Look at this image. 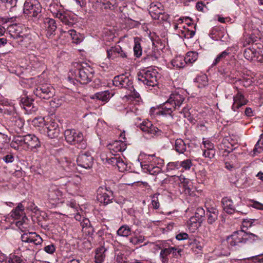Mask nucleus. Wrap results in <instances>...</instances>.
<instances>
[{"label": "nucleus", "mask_w": 263, "mask_h": 263, "mask_svg": "<svg viewBox=\"0 0 263 263\" xmlns=\"http://www.w3.org/2000/svg\"><path fill=\"white\" fill-rule=\"evenodd\" d=\"M21 239L23 242L30 243V247L37 246L43 242L42 238L35 232L24 233L21 236Z\"/></svg>", "instance_id": "nucleus-11"}, {"label": "nucleus", "mask_w": 263, "mask_h": 263, "mask_svg": "<svg viewBox=\"0 0 263 263\" xmlns=\"http://www.w3.org/2000/svg\"><path fill=\"white\" fill-rule=\"evenodd\" d=\"M131 233V228L127 225L122 226L117 231V234L122 237H127Z\"/></svg>", "instance_id": "nucleus-34"}, {"label": "nucleus", "mask_w": 263, "mask_h": 263, "mask_svg": "<svg viewBox=\"0 0 263 263\" xmlns=\"http://www.w3.org/2000/svg\"><path fill=\"white\" fill-rule=\"evenodd\" d=\"M172 65L176 68H183L186 64L184 57L182 56H177L171 62Z\"/></svg>", "instance_id": "nucleus-31"}, {"label": "nucleus", "mask_w": 263, "mask_h": 263, "mask_svg": "<svg viewBox=\"0 0 263 263\" xmlns=\"http://www.w3.org/2000/svg\"><path fill=\"white\" fill-rule=\"evenodd\" d=\"M144 169H146L147 172L151 175H157L161 172V168L157 166H153L152 164L145 165Z\"/></svg>", "instance_id": "nucleus-35"}, {"label": "nucleus", "mask_w": 263, "mask_h": 263, "mask_svg": "<svg viewBox=\"0 0 263 263\" xmlns=\"http://www.w3.org/2000/svg\"><path fill=\"white\" fill-rule=\"evenodd\" d=\"M221 203L223 209L227 213L232 214L237 212L235 209V205L231 199L228 197H224L222 199Z\"/></svg>", "instance_id": "nucleus-23"}, {"label": "nucleus", "mask_w": 263, "mask_h": 263, "mask_svg": "<svg viewBox=\"0 0 263 263\" xmlns=\"http://www.w3.org/2000/svg\"><path fill=\"white\" fill-rule=\"evenodd\" d=\"M110 98V93L108 90L99 92L95 94L93 99L96 98L103 102H107Z\"/></svg>", "instance_id": "nucleus-33"}, {"label": "nucleus", "mask_w": 263, "mask_h": 263, "mask_svg": "<svg viewBox=\"0 0 263 263\" xmlns=\"http://www.w3.org/2000/svg\"><path fill=\"white\" fill-rule=\"evenodd\" d=\"M256 61L260 63H263V48H259L257 50Z\"/></svg>", "instance_id": "nucleus-56"}, {"label": "nucleus", "mask_w": 263, "mask_h": 263, "mask_svg": "<svg viewBox=\"0 0 263 263\" xmlns=\"http://www.w3.org/2000/svg\"><path fill=\"white\" fill-rule=\"evenodd\" d=\"M60 167L67 172H72L75 170L74 163L70 162L67 158L61 159L59 162Z\"/></svg>", "instance_id": "nucleus-26"}, {"label": "nucleus", "mask_w": 263, "mask_h": 263, "mask_svg": "<svg viewBox=\"0 0 263 263\" xmlns=\"http://www.w3.org/2000/svg\"><path fill=\"white\" fill-rule=\"evenodd\" d=\"M196 7L197 9L201 12H204V8L206 7L205 5L202 2H198L196 4Z\"/></svg>", "instance_id": "nucleus-64"}, {"label": "nucleus", "mask_w": 263, "mask_h": 263, "mask_svg": "<svg viewBox=\"0 0 263 263\" xmlns=\"http://www.w3.org/2000/svg\"><path fill=\"white\" fill-rule=\"evenodd\" d=\"M42 10V7L37 0H26L24 4V13L29 17H37Z\"/></svg>", "instance_id": "nucleus-6"}, {"label": "nucleus", "mask_w": 263, "mask_h": 263, "mask_svg": "<svg viewBox=\"0 0 263 263\" xmlns=\"http://www.w3.org/2000/svg\"><path fill=\"white\" fill-rule=\"evenodd\" d=\"M113 84L120 88H124L129 91L133 89V82L124 74L116 76L112 80Z\"/></svg>", "instance_id": "nucleus-10"}, {"label": "nucleus", "mask_w": 263, "mask_h": 263, "mask_svg": "<svg viewBox=\"0 0 263 263\" xmlns=\"http://www.w3.org/2000/svg\"><path fill=\"white\" fill-rule=\"evenodd\" d=\"M34 95L43 99H49L54 95V89L49 84H42L37 86L34 90Z\"/></svg>", "instance_id": "nucleus-7"}, {"label": "nucleus", "mask_w": 263, "mask_h": 263, "mask_svg": "<svg viewBox=\"0 0 263 263\" xmlns=\"http://www.w3.org/2000/svg\"><path fill=\"white\" fill-rule=\"evenodd\" d=\"M20 101L23 105V108L28 114H32L37 110V107L34 105V100L32 99L25 97L22 98Z\"/></svg>", "instance_id": "nucleus-20"}, {"label": "nucleus", "mask_w": 263, "mask_h": 263, "mask_svg": "<svg viewBox=\"0 0 263 263\" xmlns=\"http://www.w3.org/2000/svg\"><path fill=\"white\" fill-rule=\"evenodd\" d=\"M194 28L195 30H196V25L194 26ZM182 34H183L185 38L191 39L194 36L195 34V30H190L189 29H187L186 32L182 31Z\"/></svg>", "instance_id": "nucleus-50"}, {"label": "nucleus", "mask_w": 263, "mask_h": 263, "mask_svg": "<svg viewBox=\"0 0 263 263\" xmlns=\"http://www.w3.org/2000/svg\"><path fill=\"white\" fill-rule=\"evenodd\" d=\"M157 74L158 72L155 69H143L138 73L137 79L144 85L154 86L158 83Z\"/></svg>", "instance_id": "nucleus-5"}, {"label": "nucleus", "mask_w": 263, "mask_h": 263, "mask_svg": "<svg viewBox=\"0 0 263 263\" xmlns=\"http://www.w3.org/2000/svg\"><path fill=\"white\" fill-rule=\"evenodd\" d=\"M174 249V247H168L167 248L162 249L160 253V257L162 263H168V255L172 254Z\"/></svg>", "instance_id": "nucleus-29"}, {"label": "nucleus", "mask_w": 263, "mask_h": 263, "mask_svg": "<svg viewBox=\"0 0 263 263\" xmlns=\"http://www.w3.org/2000/svg\"><path fill=\"white\" fill-rule=\"evenodd\" d=\"M10 120L12 125L14 126L15 130H21L24 125V121L18 114H14L13 117H11Z\"/></svg>", "instance_id": "nucleus-25"}, {"label": "nucleus", "mask_w": 263, "mask_h": 263, "mask_svg": "<svg viewBox=\"0 0 263 263\" xmlns=\"http://www.w3.org/2000/svg\"><path fill=\"white\" fill-rule=\"evenodd\" d=\"M176 181H179L181 183H182L183 187L185 190H188L189 192L191 190L190 185H189L190 183L189 180L185 179L184 176H177V180Z\"/></svg>", "instance_id": "nucleus-41"}, {"label": "nucleus", "mask_w": 263, "mask_h": 263, "mask_svg": "<svg viewBox=\"0 0 263 263\" xmlns=\"http://www.w3.org/2000/svg\"><path fill=\"white\" fill-rule=\"evenodd\" d=\"M185 97L179 92L171 94L167 100L160 105V110L157 113L162 115H170L176 109H178L185 100Z\"/></svg>", "instance_id": "nucleus-1"}, {"label": "nucleus", "mask_w": 263, "mask_h": 263, "mask_svg": "<svg viewBox=\"0 0 263 263\" xmlns=\"http://www.w3.org/2000/svg\"><path fill=\"white\" fill-rule=\"evenodd\" d=\"M180 167V162H169L167 165V168L168 170H175L178 169Z\"/></svg>", "instance_id": "nucleus-51"}, {"label": "nucleus", "mask_w": 263, "mask_h": 263, "mask_svg": "<svg viewBox=\"0 0 263 263\" xmlns=\"http://www.w3.org/2000/svg\"><path fill=\"white\" fill-rule=\"evenodd\" d=\"M104 252V250H103V249H99L97 250L95 257V262L102 263L105 257Z\"/></svg>", "instance_id": "nucleus-38"}, {"label": "nucleus", "mask_w": 263, "mask_h": 263, "mask_svg": "<svg viewBox=\"0 0 263 263\" xmlns=\"http://www.w3.org/2000/svg\"><path fill=\"white\" fill-rule=\"evenodd\" d=\"M25 143L26 148L32 151H34L41 147V142L39 139L34 135L27 134L25 135Z\"/></svg>", "instance_id": "nucleus-15"}, {"label": "nucleus", "mask_w": 263, "mask_h": 263, "mask_svg": "<svg viewBox=\"0 0 263 263\" xmlns=\"http://www.w3.org/2000/svg\"><path fill=\"white\" fill-rule=\"evenodd\" d=\"M64 137L67 143L76 145L79 148L85 149L86 147V142L81 132H77L74 129H67L64 132Z\"/></svg>", "instance_id": "nucleus-3"}, {"label": "nucleus", "mask_w": 263, "mask_h": 263, "mask_svg": "<svg viewBox=\"0 0 263 263\" xmlns=\"http://www.w3.org/2000/svg\"><path fill=\"white\" fill-rule=\"evenodd\" d=\"M159 194H155L152 197V204L154 209H158L159 208L160 204L158 201V196Z\"/></svg>", "instance_id": "nucleus-47"}, {"label": "nucleus", "mask_w": 263, "mask_h": 263, "mask_svg": "<svg viewBox=\"0 0 263 263\" xmlns=\"http://www.w3.org/2000/svg\"><path fill=\"white\" fill-rule=\"evenodd\" d=\"M108 146L111 153L115 156L116 155L114 154V153L121 152L125 151L126 148V144L125 141L123 142L121 140L115 141L112 143H110Z\"/></svg>", "instance_id": "nucleus-22"}, {"label": "nucleus", "mask_w": 263, "mask_h": 263, "mask_svg": "<svg viewBox=\"0 0 263 263\" xmlns=\"http://www.w3.org/2000/svg\"><path fill=\"white\" fill-rule=\"evenodd\" d=\"M214 155H215V151H214V149H212V150H209V149L204 150V151L203 152V155L205 157H208V158H213L214 156Z\"/></svg>", "instance_id": "nucleus-59"}, {"label": "nucleus", "mask_w": 263, "mask_h": 263, "mask_svg": "<svg viewBox=\"0 0 263 263\" xmlns=\"http://www.w3.org/2000/svg\"><path fill=\"white\" fill-rule=\"evenodd\" d=\"M134 54L137 57H139L142 53V49L140 44L138 41L135 42V46L134 47Z\"/></svg>", "instance_id": "nucleus-45"}, {"label": "nucleus", "mask_w": 263, "mask_h": 263, "mask_svg": "<svg viewBox=\"0 0 263 263\" xmlns=\"http://www.w3.org/2000/svg\"><path fill=\"white\" fill-rule=\"evenodd\" d=\"M252 204L251 206L255 209L263 210V204L256 201H251Z\"/></svg>", "instance_id": "nucleus-60"}, {"label": "nucleus", "mask_w": 263, "mask_h": 263, "mask_svg": "<svg viewBox=\"0 0 263 263\" xmlns=\"http://www.w3.org/2000/svg\"><path fill=\"white\" fill-rule=\"evenodd\" d=\"M257 50L254 48H249L245 50L243 55L245 58L249 61H256Z\"/></svg>", "instance_id": "nucleus-30"}, {"label": "nucleus", "mask_w": 263, "mask_h": 263, "mask_svg": "<svg viewBox=\"0 0 263 263\" xmlns=\"http://www.w3.org/2000/svg\"><path fill=\"white\" fill-rule=\"evenodd\" d=\"M25 135L24 136H17L14 137V142L16 143L17 145V147L18 146H23V147L26 148V144L25 143Z\"/></svg>", "instance_id": "nucleus-42"}, {"label": "nucleus", "mask_w": 263, "mask_h": 263, "mask_svg": "<svg viewBox=\"0 0 263 263\" xmlns=\"http://www.w3.org/2000/svg\"><path fill=\"white\" fill-rule=\"evenodd\" d=\"M230 54V52H229V50L228 49L222 51L221 53L217 55V57L215 58L214 61L212 64V66H214L216 65L219 62L224 60L226 58V57L228 56Z\"/></svg>", "instance_id": "nucleus-36"}, {"label": "nucleus", "mask_w": 263, "mask_h": 263, "mask_svg": "<svg viewBox=\"0 0 263 263\" xmlns=\"http://www.w3.org/2000/svg\"><path fill=\"white\" fill-rule=\"evenodd\" d=\"M46 194L48 199L52 201L59 200L60 197L62 196L61 192L59 190L58 187L54 184L49 185Z\"/></svg>", "instance_id": "nucleus-21"}, {"label": "nucleus", "mask_w": 263, "mask_h": 263, "mask_svg": "<svg viewBox=\"0 0 263 263\" xmlns=\"http://www.w3.org/2000/svg\"><path fill=\"white\" fill-rule=\"evenodd\" d=\"M3 160L7 163L12 162L14 157L11 154L7 155L3 157Z\"/></svg>", "instance_id": "nucleus-63"}, {"label": "nucleus", "mask_w": 263, "mask_h": 263, "mask_svg": "<svg viewBox=\"0 0 263 263\" xmlns=\"http://www.w3.org/2000/svg\"><path fill=\"white\" fill-rule=\"evenodd\" d=\"M246 235L247 236H245V237L246 238L245 239V243L249 240H255L257 238V236L256 235L252 233L246 232Z\"/></svg>", "instance_id": "nucleus-57"}, {"label": "nucleus", "mask_w": 263, "mask_h": 263, "mask_svg": "<svg viewBox=\"0 0 263 263\" xmlns=\"http://www.w3.org/2000/svg\"><path fill=\"white\" fill-rule=\"evenodd\" d=\"M114 48V47H111L110 48L107 50V57L108 59H114L117 57V53L113 51L112 49Z\"/></svg>", "instance_id": "nucleus-54"}, {"label": "nucleus", "mask_w": 263, "mask_h": 263, "mask_svg": "<svg viewBox=\"0 0 263 263\" xmlns=\"http://www.w3.org/2000/svg\"><path fill=\"white\" fill-rule=\"evenodd\" d=\"M188 245L191 247V249L194 252L197 251L196 249L201 251L202 249V247L200 245L199 242L196 240L189 241Z\"/></svg>", "instance_id": "nucleus-44"}, {"label": "nucleus", "mask_w": 263, "mask_h": 263, "mask_svg": "<svg viewBox=\"0 0 263 263\" xmlns=\"http://www.w3.org/2000/svg\"><path fill=\"white\" fill-rule=\"evenodd\" d=\"M9 263H26V260H23L21 257L15 254H10L8 260Z\"/></svg>", "instance_id": "nucleus-43"}, {"label": "nucleus", "mask_w": 263, "mask_h": 263, "mask_svg": "<svg viewBox=\"0 0 263 263\" xmlns=\"http://www.w3.org/2000/svg\"><path fill=\"white\" fill-rule=\"evenodd\" d=\"M205 215L204 210L200 207L197 208L195 216L191 217L190 221L191 223H196L197 222L201 223L202 218Z\"/></svg>", "instance_id": "nucleus-27"}, {"label": "nucleus", "mask_w": 263, "mask_h": 263, "mask_svg": "<svg viewBox=\"0 0 263 263\" xmlns=\"http://www.w3.org/2000/svg\"><path fill=\"white\" fill-rule=\"evenodd\" d=\"M73 72L68 73L67 78L68 81L73 84H76L77 82L87 84L92 81L94 76V71L89 66L83 67Z\"/></svg>", "instance_id": "nucleus-2"}, {"label": "nucleus", "mask_w": 263, "mask_h": 263, "mask_svg": "<svg viewBox=\"0 0 263 263\" xmlns=\"http://www.w3.org/2000/svg\"><path fill=\"white\" fill-rule=\"evenodd\" d=\"M192 166V162L191 159H186L180 162V167L187 170H189Z\"/></svg>", "instance_id": "nucleus-46"}, {"label": "nucleus", "mask_w": 263, "mask_h": 263, "mask_svg": "<svg viewBox=\"0 0 263 263\" xmlns=\"http://www.w3.org/2000/svg\"><path fill=\"white\" fill-rule=\"evenodd\" d=\"M112 50H112L113 51L117 53V57H120L123 58L127 57V52L118 45L114 46V48Z\"/></svg>", "instance_id": "nucleus-39"}, {"label": "nucleus", "mask_w": 263, "mask_h": 263, "mask_svg": "<svg viewBox=\"0 0 263 263\" xmlns=\"http://www.w3.org/2000/svg\"><path fill=\"white\" fill-rule=\"evenodd\" d=\"M203 144L204 145V148H206V149L212 150L214 149V144L209 140H204L203 141Z\"/></svg>", "instance_id": "nucleus-58"}, {"label": "nucleus", "mask_w": 263, "mask_h": 263, "mask_svg": "<svg viewBox=\"0 0 263 263\" xmlns=\"http://www.w3.org/2000/svg\"><path fill=\"white\" fill-rule=\"evenodd\" d=\"M207 222L209 224H213L218 219V210L214 207L206 208Z\"/></svg>", "instance_id": "nucleus-24"}, {"label": "nucleus", "mask_w": 263, "mask_h": 263, "mask_svg": "<svg viewBox=\"0 0 263 263\" xmlns=\"http://www.w3.org/2000/svg\"><path fill=\"white\" fill-rule=\"evenodd\" d=\"M43 25L46 29V36L49 39L52 38L57 28L55 21L53 18L46 17L44 19Z\"/></svg>", "instance_id": "nucleus-14"}, {"label": "nucleus", "mask_w": 263, "mask_h": 263, "mask_svg": "<svg viewBox=\"0 0 263 263\" xmlns=\"http://www.w3.org/2000/svg\"><path fill=\"white\" fill-rule=\"evenodd\" d=\"M0 109L2 112L6 115H10L11 117H13L14 114H17L13 105H10L6 108H1Z\"/></svg>", "instance_id": "nucleus-40"}, {"label": "nucleus", "mask_w": 263, "mask_h": 263, "mask_svg": "<svg viewBox=\"0 0 263 263\" xmlns=\"http://www.w3.org/2000/svg\"><path fill=\"white\" fill-rule=\"evenodd\" d=\"M97 200L101 203L106 205L112 202L114 199L113 193L111 191L102 187L99 188L97 192Z\"/></svg>", "instance_id": "nucleus-12"}, {"label": "nucleus", "mask_w": 263, "mask_h": 263, "mask_svg": "<svg viewBox=\"0 0 263 263\" xmlns=\"http://www.w3.org/2000/svg\"><path fill=\"white\" fill-rule=\"evenodd\" d=\"M190 143L181 138L177 139L174 145L175 151L179 154H184L185 152H190Z\"/></svg>", "instance_id": "nucleus-18"}, {"label": "nucleus", "mask_w": 263, "mask_h": 263, "mask_svg": "<svg viewBox=\"0 0 263 263\" xmlns=\"http://www.w3.org/2000/svg\"><path fill=\"white\" fill-rule=\"evenodd\" d=\"M17 17V16H13L12 17H8V16H5V17H0V22L5 24L9 22H13L15 21L16 18Z\"/></svg>", "instance_id": "nucleus-52"}, {"label": "nucleus", "mask_w": 263, "mask_h": 263, "mask_svg": "<svg viewBox=\"0 0 263 263\" xmlns=\"http://www.w3.org/2000/svg\"><path fill=\"white\" fill-rule=\"evenodd\" d=\"M44 250L48 254H52L55 251V247L53 244H50L45 246Z\"/></svg>", "instance_id": "nucleus-53"}, {"label": "nucleus", "mask_w": 263, "mask_h": 263, "mask_svg": "<svg viewBox=\"0 0 263 263\" xmlns=\"http://www.w3.org/2000/svg\"><path fill=\"white\" fill-rule=\"evenodd\" d=\"M189 235L186 233H180L176 236V238L178 240L187 239Z\"/></svg>", "instance_id": "nucleus-61"}, {"label": "nucleus", "mask_w": 263, "mask_h": 263, "mask_svg": "<svg viewBox=\"0 0 263 263\" xmlns=\"http://www.w3.org/2000/svg\"><path fill=\"white\" fill-rule=\"evenodd\" d=\"M174 250H173L172 252V254L173 257L175 258H179L181 256V252H182V249H178L176 247H174Z\"/></svg>", "instance_id": "nucleus-55"}, {"label": "nucleus", "mask_w": 263, "mask_h": 263, "mask_svg": "<svg viewBox=\"0 0 263 263\" xmlns=\"http://www.w3.org/2000/svg\"><path fill=\"white\" fill-rule=\"evenodd\" d=\"M81 225L82 227L83 230L85 229H88L92 230V228L90 227V222L88 218H83L82 221L81 222Z\"/></svg>", "instance_id": "nucleus-49"}, {"label": "nucleus", "mask_w": 263, "mask_h": 263, "mask_svg": "<svg viewBox=\"0 0 263 263\" xmlns=\"http://www.w3.org/2000/svg\"><path fill=\"white\" fill-rule=\"evenodd\" d=\"M261 140H259L257 143L255 145V147L253 149L254 154L260 153L263 150V141L260 143Z\"/></svg>", "instance_id": "nucleus-48"}, {"label": "nucleus", "mask_w": 263, "mask_h": 263, "mask_svg": "<svg viewBox=\"0 0 263 263\" xmlns=\"http://www.w3.org/2000/svg\"><path fill=\"white\" fill-rule=\"evenodd\" d=\"M233 104L231 108L234 111H239V109L248 102V101L240 91H238L237 94L233 96Z\"/></svg>", "instance_id": "nucleus-16"}, {"label": "nucleus", "mask_w": 263, "mask_h": 263, "mask_svg": "<svg viewBox=\"0 0 263 263\" xmlns=\"http://www.w3.org/2000/svg\"><path fill=\"white\" fill-rule=\"evenodd\" d=\"M198 58V54L195 52H188L184 57L186 64L193 63L196 61Z\"/></svg>", "instance_id": "nucleus-37"}, {"label": "nucleus", "mask_w": 263, "mask_h": 263, "mask_svg": "<svg viewBox=\"0 0 263 263\" xmlns=\"http://www.w3.org/2000/svg\"><path fill=\"white\" fill-rule=\"evenodd\" d=\"M57 4H51L49 6V9L53 16L59 18L65 25L71 27L75 24L76 17L72 14L66 12H62L58 10V7Z\"/></svg>", "instance_id": "nucleus-4"}, {"label": "nucleus", "mask_w": 263, "mask_h": 263, "mask_svg": "<svg viewBox=\"0 0 263 263\" xmlns=\"http://www.w3.org/2000/svg\"><path fill=\"white\" fill-rule=\"evenodd\" d=\"M47 136L51 139L56 138L60 134V129L58 124L53 121H50L46 125Z\"/></svg>", "instance_id": "nucleus-19"}, {"label": "nucleus", "mask_w": 263, "mask_h": 263, "mask_svg": "<svg viewBox=\"0 0 263 263\" xmlns=\"http://www.w3.org/2000/svg\"><path fill=\"white\" fill-rule=\"evenodd\" d=\"M78 165L85 169H90L93 164V158L88 152H81L77 159Z\"/></svg>", "instance_id": "nucleus-8"}, {"label": "nucleus", "mask_w": 263, "mask_h": 263, "mask_svg": "<svg viewBox=\"0 0 263 263\" xmlns=\"http://www.w3.org/2000/svg\"><path fill=\"white\" fill-rule=\"evenodd\" d=\"M183 20L189 26H191L193 25V23L191 22L193 21L192 19L189 17H186L184 18H180L178 20V22L180 21V22L182 23L183 22Z\"/></svg>", "instance_id": "nucleus-62"}, {"label": "nucleus", "mask_w": 263, "mask_h": 263, "mask_svg": "<svg viewBox=\"0 0 263 263\" xmlns=\"http://www.w3.org/2000/svg\"><path fill=\"white\" fill-rule=\"evenodd\" d=\"M24 214V207L22 203H19L15 209L10 213V216L12 218L17 219Z\"/></svg>", "instance_id": "nucleus-28"}, {"label": "nucleus", "mask_w": 263, "mask_h": 263, "mask_svg": "<svg viewBox=\"0 0 263 263\" xmlns=\"http://www.w3.org/2000/svg\"><path fill=\"white\" fill-rule=\"evenodd\" d=\"M9 34L11 37L16 40L17 43H22L26 35L20 26L12 25L9 28Z\"/></svg>", "instance_id": "nucleus-13"}, {"label": "nucleus", "mask_w": 263, "mask_h": 263, "mask_svg": "<svg viewBox=\"0 0 263 263\" xmlns=\"http://www.w3.org/2000/svg\"><path fill=\"white\" fill-rule=\"evenodd\" d=\"M246 232L243 230H239L233 233L232 234L228 236L227 241L229 246L232 247L238 245L239 243H245V239H246L245 236Z\"/></svg>", "instance_id": "nucleus-9"}, {"label": "nucleus", "mask_w": 263, "mask_h": 263, "mask_svg": "<svg viewBox=\"0 0 263 263\" xmlns=\"http://www.w3.org/2000/svg\"><path fill=\"white\" fill-rule=\"evenodd\" d=\"M195 82L197 84L198 88H203L208 84V79L206 74L198 76L195 79Z\"/></svg>", "instance_id": "nucleus-32"}, {"label": "nucleus", "mask_w": 263, "mask_h": 263, "mask_svg": "<svg viewBox=\"0 0 263 263\" xmlns=\"http://www.w3.org/2000/svg\"><path fill=\"white\" fill-rule=\"evenodd\" d=\"M140 128L145 133L151 135L152 136L154 135H159L161 133L157 127L154 126L151 122L149 121H144L139 125Z\"/></svg>", "instance_id": "nucleus-17"}]
</instances>
